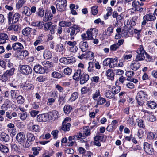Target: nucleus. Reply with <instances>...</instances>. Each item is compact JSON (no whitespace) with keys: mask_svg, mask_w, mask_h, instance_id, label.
Listing matches in <instances>:
<instances>
[{"mask_svg":"<svg viewBox=\"0 0 157 157\" xmlns=\"http://www.w3.org/2000/svg\"><path fill=\"white\" fill-rule=\"evenodd\" d=\"M72 109V107L68 105H65L63 108L64 112L67 114L69 113Z\"/></svg>","mask_w":157,"mask_h":157,"instance_id":"31","label":"nucleus"},{"mask_svg":"<svg viewBox=\"0 0 157 157\" xmlns=\"http://www.w3.org/2000/svg\"><path fill=\"white\" fill-rule=\"evenodd\" d=\"M36 120L39 122H46L49 120L48 113L38 115L37 117Z\"/></svg>","mask_w":157,"mask_h":157,"instance_id":"8","label":"nucleus"},{"mask_svg":"<svg viewBox=\"0 0 157 157\" xmlns=\"http://www.w3.org/2000/svg\"><path fill=\"white\" fill-rule=\"evenodd\" d=\"M95 139L96 140H98L102 142H105V139L104 138V136H95Z\"/></svg>","mask_w":157,"mask_h":157,"instance_id":"64","label":"nucleus"},{"mask_svg":"<svg viewBox=\"0 0 157 157\" xmlns=\"http://www.w3.org/2000/svg\"><path fill=\"white\" fill-rule=\"evenodd\" d=\"M144 150L147 154L152 155L154 152V149L151 144L147 142L144 143Z\"/></svg>","mask_w":157,"mask_h":157,"instance_id":"7","label":"nucleus"},{"mask_svg":"<svg viewBox=\"0 0 157 157\" xmlns=\"http://www.w3.org/2000/svg\"><path fill=\"white\" fill-rule=\"evenodd\" d=\"M67 61V64H69L71 63H73L76 61L75 58L73 56L66 57Z\"/></svg>","mask_w":157,"mask_h":157,"instance_id":"50","label":"nucleus"},{"mask_svg":"<svg viewBox=\"0 0 157 157\" xmlns=\"http://www.w3.org/2000/svg\"><path fill=\"white\" fill-rule=\"evenodd\" d=\"M20 15L16 13L13 15L12 12H10L8 14V18L9 24H13L16 23L19 20Z\"/></svg>","mask_w":157,"mask_h":157,"instance_id":"5","label":"nucleus"},{"mask_svg":"<svg viewBox=\"0 0 157 157\" xmlns=\"http://www.w3.org/2000/svg\"><path fill=\"white\" fill-rule=\"evenodd\" d=\"M12 48L14 50L17 52H19L24 48L23 45L21 43L19 42L13 43L12 45Z\"/></svg>","mask_w":157,"mask_h":157,"instance_id":"13","label":"nucleus"},{"mask_svg":"<svg viewBox=\"0 0 157 157\" xmlns=\"http://www.w3.org/2000/svg\"><path fill=\"white\" fill-rule=\"evenodd\" d=\"M24 87V90H30L33 88V85L29 84H26Z\"/></svg>","mask_w":157,"mask_h":157,"instance_id":"59","label":"nucleus"},{"mask_svg":"<svg viewBox=\"0 0 157 157\" xmlns=\"http://www.w3.org/2000/svg\"><path fill=\"white\" fill-rule=\"evenodd\" d=\"M53 17V15L51 13H48L47 14L46 13L45 16L44 17L43 21H44L46 22L49 20H51L52 19Z\"/></svg>","mask_w":157,"mask_h":157,"instance_id":"35","label":"nucleus"},{"mask_svg":"<svg viewBox=\"0 0 157 157\" xmlns=\"http://www.w3.org/2000/svg\"><path fill=\"white\" fill-rule=\"evenodd\" d=\"M25 2V0H19L16 4V8L18 9L21 8Z\"/></svg>","mask_w":157,"mask_h":157,"instance_id":"38","label":"nucleus"},{"mask_svg":"<svg viewBox=\"0 0 157 157\" xmlns=\"http://www.w3.org/2000/svg\"><path fill=\"white\" fill-rule=\"evenodd\" d=\"M32 30V29L30 27H27L24 29L22 33L24 35L27 36L28 34H29Z\"/></svg>","mask_w":157,"mask_h":157,"instance_id":"33","label":"nucleus"},{"mask_svg":"<svg viewBox=\"0 0 157 157\" xmlns=\"http://www.w3.org/2000/svg\"><path fill=\"white\" fill-rule=\"evenodd\" d=\"M105 95L107 98H113L114 97L113 93L110 91L106 92L105 93Z\"/></svg>","mask_w":157,"mask_h":157,"instance_id":"55","label":"nucleus"},{"mask_svg":"<svg viewBox=\"0 0 157 157\" xmlns=\"http://www.w3.org/2000/svg\"><path fill=\"white\" fill-rule=\"evenodd\" d=\"M71 127V124L70 123L67 124H63L62 123V126L61 127V129L64 131H69Z\"/></svg>","mask_w":157,"mask_h":157,"instance_id":"30","label":"nucleus"},{"mask_svg":"<svg viewBox=\"0 0 157 157\" xmlns=\"http://www.w3.org/2000/svg\"><path fill=\"white\" fill-rule=\"evenodd\" d=\"M52 24L51 22H48L45 23L44 25V29L45 31H47L49 30Z\"/></svg>","mask_w":157,"mask_h":157,"instance_id":"52","label":"nucleus"},{"mask_svg":"<svg viewBox=\"0 0 157 157\" xmlns=\"http://www.w3.org/2000/svg\"><path fill=\"white\" fill-rule=\"evenodd\" d=\"M19 115L20 119L22 120H25L27 116L26 112H22L21 113H20Z\"/></svg>","mask_w":157,"mask_h":157,"instance_id":"51","label":"nucleus"},{"mask_svg":"<svg viewBox=\"0 0 157 157\" xmlns=\"http://www.w3.org/2000/svg\"><path fill=\"white\" fill-rule=\"evenodd\" d=\"M27 140L28 142H31L34 141L35 140V136L33 134L30 133L27 134Z\"/></svg>","mask_w":157,"mask_h":157,"instance_id":"29","label":"nucleus"},{"mask_svg":"<svg viewBox=\"0 0 157 157\" xmlns=\"http://www.w3.org/2000/svg\"><path fill=\"white\" fill-rule=\"evenodd\" d=\"M147 120L151 122L155 121L156 118L155 116L151 114H149L147 116Z\"/></svg>","mask_w":157,"mask_h":157,"instance_id":"36","label":"nucleus"},{"mask_svg":"<svg viewBox=\"0 0 157 157\" xmlns=\"http://www.w3.org/2000/svg\"><path fill=\"white\" fill-rule=\"evenodd\" d=\"M94 54L92 52L89 51L86 53V58H88L90 59H92L94 57Z\"/></svg>","mask_w":157,"mask_h":157,"instance_id":"40","label":"nucleus"},{"mask_svg":"<svg viewBox=\"0 0 157 157\" xmlns=\"http://www.w3.org/2000/svg\"><path fill=\"white\" fill-rule=\"evenodd\" d=\"M37 14L40 17H42L44 14V12L43 8L40 7L37 12Z\"/></svg>","mask_w":157,"mask_h":157,"instance_id":"48","label":"nucleus"},{"mask_svg":"<svg viewBox=\"0 0 157 157\" xmlns=\"http://www.w3.org/2000/svg\"><path fill=\"white\" fill-rule=\"evenodd\" d=\"M65 43L69 45L70 46V47H72L75 46L76 44V42L75 41L73 42L71 41H66L65 42Z\"/></svg>","mask_w":157,"mask_h":157,"instance_id":"60","label":"nucleus"},{"mask_svg":"<svg viewBox=\"0 0 157 157\" xmlns=\"http://www.w3.org/2000/svg\"><path fill=\"white\" fill-rule=\"evenodd\" d=\"M33 70L37 73L43 74L46 72L45 70L39 64L35 65L34 67Z\"/></svg>","mask_w":157,"mask_h":157,"instance_id":"11","label":"nucleus"},{"mask_svg":"<svg viewBox=\"0 0 157 157\" xmlns=\"http://www.w3.org/2000/svg\"><path fill=\"white\" fill-rule=\"evenodd\" d=\"M64 47L63 46V44H59L57 45L56 50L57 51L60 52L63 51L64 50Z\"/></svg>","mask_w":157,"mask_h":157,"instance_id":"37","label":"nucleus"},{"mask_svg":"<svg viewBox=\"0 0 157 157\" xmlns=\"http://www.w3.org/2000/svg\"><path fill=\"white\" fill-rule=\"evenodd\" d=\"M43 56L45 59H48L51 58L52 55L50 51L45 50L44 52Z\"/></svg>","mask_w":157,"mask_h":157,"instance_id":"26","label":"nucleus"},{"mask_svg":"<svg viewBox=\"0 0 157 157\" xmlns=\"http://www.w3.org/2000/svg\"><path fill=\"white\" fill-rule=\"evenodd\" d=\"M15 71V68L13 67L6 70L3 74L0 76L2 81L5 82L7 80L9 77L13 75Z\"/></svg>","mask_w":157,"mask_h":157,"instance_id":"4","label":"nucleus"},{"mask_svg":"<svg viewBox=\"0 0 157 157\" xmlns=\"http://www.w3.org/2000/svg\"><path fill=\"white\" fill-rule=\"evenodd\" d=\"M78 48L76 45L72 47L69 48V50L72 54L75 53L77 51Z\"/></svg>","mask_w":157,"mask_h":157,"instance_id":"58","label":"nucleus"},{"mask_svg":"<svg viewBox=\"0 0 157 157\" xmlns=\"http://www.w3.org/2000/svg\"><path fill=\"white\" fill-rule=\"evenodd\" d=\"M9 103H10V102L7 99H6L5 101V103L2 105L1 109L5 110H7Z\"/></svg>","mask_w":157,"mask_h":157,"instance_id":"42","label":"nucleus"},{"mask_svg":"<svg viewBox=\"0 0 157 157\" xmlns=\"http://www.w3.org/2000/svg\"><path fill=\"white\" fill-rule=\"evenodd\" d=\"M1 136L2 140L5 142H8L10 140L9 136L5 133H2L1 134Z\"/></svg>","mask_w":157,"mask_h":157,"instance_id":"32","label":"nucleus"},{"mask_svg":"<svg viewBox=\"0 0 157 157\" xmlns=\"http://www.w3.org/2000/svg\"><path fill=\"white\" fill-rule=\"evenodd\" d=\"M126 75L127 77V80L128 81L129 78H132L134 74V73L132 71H128L126 72Z\"/></svg>","mask_w":157,"mask_h":157,"instance_id":"41","label":"nucleus"},{"mask_svg":"<svg viewBox=\"0 0 157 157\" xmlns=\"http://www.w3.org/2000/svg\"><path fill=\"white\" fill-rule=\"evenodd\" d=\"M119 47L117 44H114L110 46V49L111 51H116L117 49H118Z\"/></svg>","mask_w":157,"mask_h":157,"instance_id":"61","label":"nucleus"},{"mask_svg":"<svg viewBox=\"0 0 157 157\" xmlns=\"http://www.w3.org/2000/svg\"><path fill=\"white\" fill-rule=\"evenodd\" d=\"M32 70L30 67L27 65H22L21 68V72L24 74H31Z\"/></svg>","mask_w":157,"mask_h":157,"instance_id":"9","label":"nucleus"},{"mask_svg":"<svg viewBox=\"0 0 157 157\" xmlns=\"http://www.w3.org/2000/svg\"><path fill=\"white\" fill-rule=\"evenodd\" d=\"M80 30V27L78 25L75 24L73 26L67 28V32L69 33V36L71 40L74 39V37L76 34Z\"/></svg>","mask_w":157,"mask_h":157,"instance_id":"2","label":"nucleus"},{"mask_svg":"<svg viewBox=\"0 0 157 157\" xmlns=\"http://www.w3.org/2000/svg\"><path fill=\"white\" fill-rule=\"evenodd\" d=\"M144 18L147 20V21H151L155 20L156 17L155 16L154 13H149L144 16Z\"/></svg>","mask_w":157,"mask_h":157,"instance_id":"17","label":"nucleus"},{"mask_svg":"<svg viewBox=\"0 0 157 157\" xmlns=\"http://www.w3.org/2000/svg\"><path fill=\"white\" fill-rule=\"evenodd\" d=\"M110 61L109 67L110 68H113L117 65V63L118 62V58H111Z\"/></svg>","mask_w":157,"mask_h":157,"instance_id":"21","label":"nucleus"},{"mask_svg":"<svg viewBox=\"0 0 157 157\" xmlns=\"http://www.w3.org/2000/svg\"><path fill=\"white\" fill-rule=\"evenodd\" d=\"M17 141L20 144H23L25 142L26 138L23 132L18 133L16 136Z\"/></svg>","mask_w":157,"mask_h":157,"instance_id":"10","label":"nucleus"},{"mask_svg":"<svg viewBox=\"0 0 157 157\" xmlns=\"http://www.w3.org/2000/svg\"><path fill=\"white\" fill-rule=\"evenodd\" d=\"M106 75L108 79L111 80H113L114 74L113 72V70L110 69H108L106 71Z\"/></svg>","mask_w":157,"mask_h":157,"instance_id":"19","label":"nucleus"},{"mask_svg":"<svg viewBox=\"0 0 157 157\" xmlns=\"http://www.w3.org/2000/svg\"><path fill=\"white\" fill-rule=\"evenodd\" d=\"M72 70L71 68L70 67H67L65 68L63 72L66 75H70L71 73Z\"/></svg>","mask_w":157,"mask_h":157,"instance_id":"53","label":"nucleus"},{"mask_svg":"<svg viewBox=\"0 0 157 157\" xmlns=\"http://www.w3.org/2000/svg\"><path fill=\"white\" fill-rule=\"evenodd\" d=\"M98 33V30L96 28H90L85 33L81 35L82 39L85 40H90L93 39V36H96Z\"/></svg>","mask_w":157,"mask_h":157,"instance_id":"1","label":"nucleus"},{"mask_svg":"<svg viewBox=\"0 0 157 157\" xmlns=\"http://www.w3.org/2000/svg\"><path fill=\"white\" fill-rule=\"evenodd\" d=\"M23 13L27 16H30L31 15L30 9L27 6L24 7V11Z\"/></svg>","mask_w":157,"mask_h":157,"instance_id":"44","label":"nucleus"},{"mask_svg":"<svg viewBox=\"0 0 157 157\" xmlns=\"http://www.w3.org/2000/svg\"><path fill=\"white\" fill-rule=\"evenodd\" d=\"M18 26L16 25H12L8 27V29L9 30H13L15 31H17L18 30Z\"/></svg>","mask_w":157,"mask_h":157,"instance_id":"49","label":"nucleus"},{"mask_svg":"<svg viewBox=\"0 0 157 157\" xmlns=\"http://www.w3.org/2000/svg\"><path fill=\"white\" fill-rule=\"evenodd\" d=\"M9 39L8 35L2 33L0 34V44H3L6 42V40Z\"/></svg>","mask_w":157,"mask_h":157,"instance_id":"15","label":"nucleus"},{"mask_svg":"<svg viewBox=\"0 0 157 157\" xmlns=\"http://www.w3.org/2000/svg\"><path fill=\"white\" fill-rule=\"evenodd\" d=\"M114 29V27L112 26H110L108 27L107 30H105L104 33L107 35V36H111L112 34L113 33Z\"/></svg>","mask_w":157,"mask_h":157,"instance_id":"22","label":"nucleus"},{"mask_svg":"<svg viewBox=\"0 0 157 157\" xmlns=\"http://www.w3.org/2000/svg\"><path fill=\"white\" fill-rule=\"evenodd\" d=\"M147 95L142 91L138 92L136 97L138 98H145L147 97Z\"/></svg>","mask_w":157,"mask_h":157,"instance_id":"47","label":"nucleus"},{"mask_svg":"<svg viewBox=\"0 0 157 157\" xmlns=\"http://www.w3.org/2000/svg\"><path fill=\"white\" fill-rule=\"evenodd\" d=\"M155 135L153 132H149L147 134V138L148 139L152 140L155 138Z\"/></svg>","mask_w":157,"mask_h":157,"instance_id":"62","label":"nucleus"},{"mask_svg":"<svg viewBox=\"0 0 157 157\" xmlns=\"http://www.w3.org/2000/svg\"><path fill=\"white\" fill-rule=\"evenodd\" d=\"M59 25L62 27H70L71 25V23L70 22L61 21L59 22Z\"/></svg>","mask_w":157,"mask_h":157,"instance_id":"24","label":"nucleus"},{"mask_svg":"<svg viewBox=\"0 0 157 157\" xmlns=\"http://www.w3.org/2000/svg\"><path fill=\"white\" fill-rule=\"evenodd\" d=\"M66 0H57L56 1V7L58 11L61 12L66 10L67 6Z\"/></svg>","mask_w":157,"mask_h":157,"instance_id":"6","label":"nucleus"},{"mask_svg":"<svg viewBox=\"0 0 157 157\" xmlns=\"http://www.w3.org/2000/svg\"><path fill=\"white\" fill-rule=\"evenodd\" d=\"M90 131L89 127H86L84 128L83 132L82 134V137L84 138L85 136H87L90 135Z\"/></svg>","mask_w":157,"mask_h":157,"instance_id":"27","label":"nucleus"},{"mask_svg":"<svg viewBox=\"0 0 157 157\" xmlns=\"http://www.w3.org/2000/svg\"><path fill=\"white\" fill-rule=\"evenodd\" d=\"M121 88L120 86L116 85L113 87L112 89V90L115 94H117L120 91Z\"/></svg>","mask_w":157,"mask_h":157,"instance_id":"54","label":"nucleus"},{"mask_svg":"<svg viewBox=\"0 0 157 157\" xmlns=\"http://www.w3.org/2000/svg\"><path fill=\"white\" fill-rule=\"evenodd\" d=\"M43 65H44L45 67L47 68L51 67H53L52 63L49 61H46L44 62L43 63Z\"/></svg>","mask_w":157,"mask_h":157,"instance_id":"57","label":"nucleus"},{"mask_svg":"<svg viewBox=\"0 0 157 157\" xmlns=\"http://www.w3.org/2000/svg\"><path fill=\"white\" fill-rule=\"evenodd\" d=\"M111 58H107L105 59L103 62V64L105 66H107L110 64Z\"/></svg>","mask_w":157,"mask_h":157,"instance_id":"56","label":"nucleus"},{"mask_svg":"<svg viewBox=\"0 0 157 157\" xmlns=\"http://www.w3.org/2000/svg\"><path fill=\"white\" fill-rule=\"evenodd\" d=\"M88 46L86 41H83L80 43L79 47L81 51L83 52H85L88 49Z\"/></svg>","mask_w":157,"mask_h":157,"instance_id":"18","label":"nucleus"},{"mask_svg":"<svg viewBox=\"0 0 157 157\" xmlns=\"http://www.w3.org/2000/svg\"><path fill=\"white\" fill-rule=\"evenodd\" d=\"M137 54L136 55L135 60L136 61H142L144 59V54H146V52L144 49L143 46L140 45L139 48L136 51Z\"/></svg>","mask_w":157,"mask_h":157,"instance_id":"3","label":"nucleus"},{"mask_svg":"<svg viewBox=\"0 0 157 157\" xmlns=\"http://www.w3.org/2000/svg\"><path fill=\"white\" fill-rule=\"evenodd\" d=\"M106 10L107 11V13L105 16V18L107 19L108 17L111 15L113 10L111 7H108L107 8Z\"/></svg>","mask_w":157,"mask_h":157,"instance_id":"46","label":"nucleus"},{"mask_svg":"<svg viewBox=\"0 0 157 157\" xmlns=\"http://www.w3.org/2000/svg\"><path fill=\"white\" fill-rule=\"evenodd\" d=\"M81 73L82 70L81 69H78L76 71L73 76V79L76 81H78L81 75Z\"/></svg>","mask_w":157,"mask_h":157,"instance_id":"20","label":"nucleus"},{"mask_svg":"<svg viewBox=\"0 0 157 157\" xmlns=\"http://www.w3.org/2000/svg\"><path fill=\"white\" fill-rule=\"evenodd\" d=\"M49 120H54L57 118L58 116V112L56 110H53L48 113Z\"/></svg>","mask_w":157,"mask_h":157,"instance_id":"14","label":"nucleus"},{"mask_svg":"<svg viewBox=\"0 0 157 157\" xmlns=\"http://www.w3.org/2000/svg\"><path fill=\"white\" fill-rule=\"evenodd\" d=\"M17 82H12L10 84V86L11 87H13V89L14 90H17L19 88V85L17 84Z\"/></svg>","mask_w":157,"mask_h":157,"instance_id":"43","label":"nucleus"},{"mask_svg":"<svg viewBox=\"0 0 157 157\" xmlns=\"http://www.w3.org/2000/svg\"><path fill=\"white\" fill-rule=\"evenodd\" d=\"M89 76L88 74H83L81 75L80 77V83L81 84L86 83L89 79Z\"/></svg>","mask_w":157,"mask_h":157,"instance_id":"12","label":"nucleus"},{"mask_svg":"<svg viewBox=\"0 0 157 157\" xmlns=\"http://www.w3.org/2000/svg\"><path fill=\"white\" fill-rule=\"evenodd\" d=\"M147 106L151 109H154L157 107V104L152 101H149L147 103Z\"/></svg>","mask_w":157,"mask_h":157,"instance_id":"28","label":"nucleus"},{"mask_svg":"<svg viewBox=\"0 0 157 157\" xmlns=\"http://www.w3.org/2000/svg\"><path fill=\"white\" fill-rule=\"evenodd\" d=\"M29 123V125H30L29 127L30 129L32 130L33 132H37L39 131V127L38 125H33V123Z\"/></svg>","mask_w":157,"mask_h":157,"instance_id":"23","label":"nucleus"},{"mask_svg":"<svg viewBox=\"0 0 157 157\" xmlns=\"http://www.w3.org/2000/svg\"><path fill=\"white\" fill-rule=\"evenodd\" d=\"M0 151L2 153L5 154L9 152L8 147L1 143H0Z\"/></svg>","mask_w":157,"mask_h":157,"instance_id":"25","label":"nucleus"},{"mask_svg":"<svg viewBox=\"0 0 157 157\" xmlns=\"http://www.w3.org/2000/svg\"><path fill=\"white\" fill-rule=\"evenodd\" d=\"M28 54V51L26 50L22 51L19 55V57L21 59H24Z\"/></svg>","mask_w":157,"mask_h":157,"instance_id":"39","label":"nucleus"},{"mask_svg":"<svg viewBox=\"0 0 157 157\" xmlns=\"http://www.w3.org/2000/svg\"><path fill=\"white\" fill-rule=\"evenodd\" d=\"M52 77L58 78H60L62 77L61 74L57 71H54L52 73Z\"/></svg>","mask_w":157,"mask_h":157,"instance_id":"34","label":"nucleus"},{"mask_svg":"<svg viewBox=\"0 0 157 157\" xmlns=\"http://www.w3.org/2000/svg\"><path fill=\"white\" fill-rule=\"evenodd\" d=\"M91 12L93 15H96L98 12V6H94L92 7L91 8Z\"/></svg>","mask_w":157,"mask_h":157,"instance_id":"45","label":"nucleus"},{"mask_svg":"<svg viewBox=\"0 0 157 157\" xmlns=\"http://www.w3.org/2000/svg\"><path fill=\"white\" fill-rule=\"evenodd\" d=\"M140 66V63H138V61H136L135 60L132 62V63L130 64V67L132 70L136 71L139 69Z\"/></svg>","mask_w":157,"mask_h":157,"instance_id":"16","label":"nucleus"},{"mask_svg":"<svg viewBox=\"0 0 157 157\" xmlns=\"http://www.w3.org/2000/svg\"><path fill=\"white\" fill-rule=\"evenodd\" d=\"M116 128V127L113 126L112 125L110 124L107 127L106 130L109 132H113Z\"/></svg>","mask_w":157,"mask_h":157,"instance_id":"63","label":"nucleus"}]
</instances>
